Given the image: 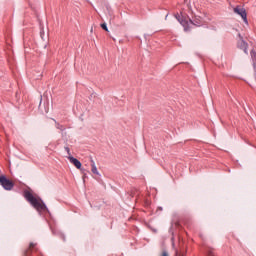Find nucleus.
<instances>
[{
  "instance_id": "nucleus-1",
  "label": "nucleus",
  "mask_w": 256,
  "mask_h": 256,
  "mask_svg": "<svg viewBox=\"0 0 256 256\" xmlns=\"http://www.w3.org/2000/svg\"><path fill=\"white\" fill-rule=\"evenodd\" d=\"M24 198L30 205H32V207H34V209H36V211H38V213L49 211L45 202H43L41 198L35 197L29 190L24 191Z\"/></svg>"
},
{
  "instance_id": "nucleus-2",
  "label": "nucleus",
  "mask_w": 256,
  "mask_h": 256,
  "mask_svg": "<svg viewBox=\"0 0 256 256\" xmlns=\"http://www.w3.org/2000/svg\"><path fill=\"white\" fill-rule=\"evenodd\" d=\"M180 25L184 27V31H189V25H194V27H201L203 25V18L201 16H195L193 19L185 20L182 16H176Z\"/></svg>"
},
{
  "instance_id": "nucleus-3",
  "label": "nucleus",
  "mask_w": 256,
  "mask_h": 256,
  "mask_svg": "<svg viewBox=\"0 0 256 256\" xmlns=\"http://www.w3.org/2000/svg\"><path fill=\"white\" fill-rule=\"evenodd\" d=\"M0 184L2 185L3 189L6 191H11L13 187H15V184L13 181L7 179L5 175H0Z\"/></svg>"
},
{
  "instance_id": "nucleus-4",
  "label": "nucleus",
  "mask_w": 256,
  "mask_h": 256,
  "mask_svg": "<svg viewBox=\"0 0 256 256\" xmlns=\"http://www.w3.org/2000/svg\"><path fill=\"white\" fill-rule=\"evenodd\" d=\"M234 13L237 15H240L242 17L244 23H247V11H245V8H241L239 6L234 8Z\"/></svg>"
},
{
  "instance_id": "nucleus-5",
  "label": "nucleus",
  "mask_w": 256,
  "mask_h": 256,
  "mask_svg": "<svg viewBox=\"0 0 256 256\" xmlns=\"http://www.w3.org/2000/svg\"><path fill=\"white\" fill-rule=\"evenodd\" d=\"M237 47L238 49H241L242 51H244V53L246 55L249 54V52L247 51V47H249V44L247 42H245V40H243V38H241L238 42H237Z\"/></svg>"
},
{
  "instance_id": "nucleus-6",
  "label": "nucleus",
  "mask_w": 256,
  "mask_h": 256,
  "mask_svg": "<svg viewBox=\"0 0 256 256\" xmlns=\"http://www.w3.org/2000/svg\"><path fill=\"white\" fill-rule=\"evenodd\" d=\"M68 159L70 163H72V165L76 167V169H81V161L73 156H69Z\"/></svg>"
},
{
  "instance_id": "nucleus-7",
  "label": "nucleus",
  "mask_w": 256,
  "mask_h": 256,
  "mask_svg": "<svg viewBox=\"0 0 256 256\" xmlns=\"http://www.w3.org/2000/svg\"><path fill=\"white\" fill-rule=\"evenodd\" d=\"M37 251V244L31 242L27 250L24 252V256H29L31 255V251Z\"/></svg>"
},
{
  "instance_id": "nucleus-8",
  "label": "nucleus",
  "mask_w": 256,
  "mask_h": 256,
  "mask_svg": "<svg viewBox=\"0 0 256 256\" xmlns=\"http://www.w3.org/2000/svg\"><path fill=\"white\" fill-rule=\"evenodd\" d=\"M205 252H206V256H216L215 255V249H213L209 246H206Z\"/></svg>"
},
{
  "instance_id": "nucleus-9",
  "label": "nucleus",
  "mask_w": 256,
  "mask_h": 256,
  "mask_svg": "<svg viewBox=\"0 0 256 256\" xmlns=\"http://www.w3.org/2000/svg\"><path fill=\"white\" fill-rule=\"evenodd\" d=\"M91 171L94 173V175H99V171L97 170V166L95 165V161L91 159Z\"/></svg>"
},
{
  "instance_id": "nucleus-10",
  "label": "nucleus",
  "mask_w": 256,
  "mask_h": 256,
  "mask_svg": "<svg viewBox=\"0 0 256 256\" xmlns=\"http://www.w3.org/2000/svg\"><path fill=\"white\" fill-rule=\"evenodd\" d=\"M55 122L56 129H59V131H65V126L61 125L57 120H53Z\"/></svg>"
},
{
  "instance_id": "nucleus-11",
  "label": "nucleus",
  "mask_w": 256,
  "mask_h": 256,
  "mask_svg": "<svg viewBox=\"0 0 256 256\" xmlns=\"http://www.w3.org/2000/svg\"><path fill=\"white\" fill-rule=\"evenodd\" d=\"M250 55H251L252 59H256V52H255V50H251Z\"/></svg>"
},
{
  "instance_id": "nucleus-12",
  "label": "nucleus",
  "mask_w": 256,
  "mask_h": 256,
  "mask_svg": "<svg viewBox=\"0 0 256 256\" xmlns=\"http://www.w3.org/2000/svg\"><path fill=\"white\" fill-rule=\"evenodd\" d=\"M101 27L104 31H109V29L107 28V24L106 23H103L101 24Z\"/></svg>"
},
{
  "instance_id": "nucleus-13",
  "label": "nucleus",
  "mask_w": 256,
  "mask_h": 256,
  "mask_svg": "<svg viewBox=\"0 0 256 256\" xmlns=\"http://www.w3.org/2000/svg\"><path fill=\"white\" fill-rule=\"evenodd\" d=\"M64 149L67 152V154L69 155V157H71V149H69V147H67V146Z\"/></svg>"
},
{
  "instance_id": "nucleus-14",
  "label": "nucleus",
  "mask_w": 256,
  "mask_h": 256,
  "mask_svg": "<svg viewBox=\"0 0 256 256\" xmlns=\"http://www.w3.org/2000/svg\"><path fill=\"white\" fill-rule=\"evenodd\" d=\"M175 255H176V256H185L183 253L178 252L177 250H176V252H175Z\"/></svg>"
},
{
  "instance_id": "nucleus-15",
  "label": "nucleus",
  "mask_w": 256,
  "mask_h": 256,
  "mask_svg": "<svg viewBox=\"0 0 256 256\" xmlns=\"http://www.w3.org/2000/svg\"><path fill=\"white\" fill-rule=\"evenodd\" d=\"M161 256H169V253L167 251H163Z\"/></svg>"
},
{
  "instance_id": "nucleus-16",
  "label": "nucleus",
  "mask_w": 256,
  "mask_h": 256,
  "mask_svg": "<svg viewBox=\"0 0 256 256\" xmlns=\"http://www.w3.org/2000/svg\"><path fill=\"white\" fill-rule=\"evenodd\" d=\"M60 238L62 239V241H65V234H60Z\"/></svg>"
}]
</instances>
